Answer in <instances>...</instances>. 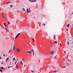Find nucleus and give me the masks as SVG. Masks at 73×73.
Masks as SVG:
<instances>
[{
  "label": "nucleus",
  "mask_w": 73,
  "mask_h": 73,
  "mask_svg": "<svg viewBox=\"0 0 73 73\" xmlns=\"http://www.w3.org/2000/svg\"><path fill=\"white\" fill-rule=\"evenodd\" d=\"M71 36H72V37H73V36H72V35H71Z\"/></svg>",
  "instance_id": "obj_54"
},
{
  "label": "nucleus",
  "mask_w": 73,
  "mask_h": 73,
  "mask_svg": "<svg viewBox=\"0 0 73 73\" xmlns=\"http://www.w3.org/2000/svg\"><path fill=\"white\" fill-rule=\"evenodd\" d=\"M15 46H14L13 48V50H15Z\"/></svg>",
  "instance_id": "obj_12"
},
{
  "label": "nucleus",
  "mask_w": 73,
  "mask_h": 73,
  "mask_svg": "<svg viewBox=\"0 0 73 73\" xmlns=\"http://www.w3.org/2000/svg\"><path fill=\"white\" fill-rule=\"evenodd\" d=\"M33 55H35V52H33Z\"/></svg>",
  "instance_id": "obj_20"
},
{
  "label": "nucleus",
  "mask_w": 73,
  "mask_h": 73,
  "mask_svg": "<svg viewBox=\"0 0 73 73\" xmlns=\"http://www.w3.org/2000/svg\"><path fill=\"white\" fill-rule=\"evenodd\" d=\"M19 35H20V33H19L17 35L19 36Z\"/></svg>",
  "instance_id": "obj_33"
},
{
  "label": "nucleus",
  "mask_w": 73,
  "mask_h": 73,
  "mask_svg": "<svg viewBox=\"0 0 73 73\" xmlns=\"http://www.w3.org/2000/svg\"><path fill=\"white\" fill-rule=\"evenodd\" d=\"M11 51H12V49H11V50H9V53H10V52H11Z\"/></svg>",
  "instance_id": "obj_19"
},
{
  "label": "nucleus",
  "mask_w": 73,
  "mask_h": 73,
  "mask_svg": "<svg viewBox=\"0 0 73 73\" xmlns=\"http://www.w3.org/2000/svg\"><path fill=\"white\" fill-rule=\"evenodd\" d=\"M68 55H67V56L66 57V59H68Z\"/></svg>",
  "instance_id": "obj_22"
},
{
  "label": "nucleus",
  "mask_w": 73,
  "mask_h": 73,
  "mask_svg": "<svg viewBox=\"0 0 73 73\" xmlns=\"http://www.w3.org/2000/svg\"><path fill=\"white\" fill-rule=\"evenodd\" d=\"M32 53V51H30V53Z\"/></svg>",
  "instance_id": "obj_37"
},
{
  "label": "nucleus",
  "mask_w": 73,
  "mask_h": 73,
  "mask_svg": "<svg viewBox=\"0 0 73 73\" xmlns=\"http://www.w3.org/2000/svg\"><path fill=\"white\" fill-rule=\"evenodd\" d=\"M6 38V39H8V38Z\"/></svg>",
  "instance_id": "obj_43"
},
{
  "label": "nucleus",
  "mask_w": 73,
  "mask_h": 73,
  "mask_svg": "<svg viewBox=\"0 0 73 73\" xmlns=\"http://www.w3.org/2000/svg\"><path fill=\"white\" fill-rule=\"evenodd\" d=\"M16 50L18 52H20L21 51V50H20V49L19 48H17L16 49Z\"/></svg>",
  "instance_id": "obj_3"
},
{
  "label": "nucleus",
  "mask_w": 73,
  "mask_h": 73,
  "mask_svg": "<svg viewBox=\"0 0 73 73\" xmlns=\"http://www.w3.org/2000/svg\"><path fill=\"white\" fill-rule=\"evenodd\" d=\"M9 3H11V2H8L6 3V4H8Z\"/></svg>",
  "instance_id": "obj_13"
},
{
  "label": "nucleus",
  "mask_w": 73,
  "mask_h": 73,
  "mask_svg": "<svg viewBox=\"0 0 73 73\" xmlns=\"http://www.w3.org/2000/svg\"><path fill=\"white\" fill-rule=\"evenodd\" d=\"M25 66H26L25 65H24V67H25Z\"/></svg>",
  "instance_id": "obj_52"
},
{
  "label": "nucleus",
  "mask_w": 73,
  "mask_h": 73,
  "mask_svg": "<svg viewBox=\"0 0 73 73\" xmlns=\"http://www.w3.org/2000/svg\"><path fill=\"white\" fill-rule=\"evenodd\" d=\"M23 61H24V58H23Z\"/></svg>",
  "instance_id": "obj_45"
},
{
  "label": "nucleus",
  "mask_w": 73,
  "mask_h": 73,
  "mask_svg": "<svg viewBox=\"0 0 73 73\" xmlns=\"http://www.w3.org/2000/svg\"><path fill=\"white\" fill-rule=\"evenodd\" d=\"M0 26H1V25L0 24Z\"/></svg>",
  "instance_id": "obj_60"
},
{
  "label": "nucleus",
  "mask_w": 73,
  "mask_h": 73,
  "mask_svg": "<svg viewBox=\"0 0 73 73\" xmlns=\"http://www.w3.org/2000/svg\"><path fill=\"white\" fill-rule=\"evenodd\" d=\"M15 62H17V60Z\"/></svg>",
  "instance_id": "obj_56"
},
{
  "label": "nucleus",
  "mask_w": 73,
  "mask_h": 73,
  "mask_svg": "<svg viewBox=\"0 0 73 73\" xmlns=\"http://www.w3.org/2000/svg\"><path fill=\"white\" fill-rule=\"evenodd\" d=\"M8 24H9V25L10 24V23H9V21H8Z\"/></svg>",
  "instance_id": "obj_32"
},
{
  "label": "nucleus",
  "mask_w": 73,
  "mask_h": 73,
  "mask_svg": "<svg viewBox=\"0 0 73 73\" xmlns=\"http://www.w3.org/2000/svg\"><path fill=\"white\" fill-rule=\"evenodd\" d=\"M0 72H2V70H1V69L0 70Z\"/></svg>",
  "instance_id": "obj_34"
},
{
  "label": "nucleus",
  "mask_w": 73,
  "mask_h": 73,
  "mask_svg": "<svg viewBox=\"0 0 73 73\" xmlns=\"http://www.w3.org/2000/svg\"><path fill=\"white\" fill-rule=\"evenodd\" d=\"M30 12H31V9L30 8L28 9H27V13H30Z\"/></svg>",
  "instance_id": "obj_1"
},
{
  "label": "nucleus",
  "mask_w": 73,
  "mask_h": 73,
  "mask_svg": "<svg viewBox=\"0 0 73 73\" xmlns=\"http://www.w3.org/2000/svg\"><path fill=\"white\" fill-rule=\"evenodd\" d=\"M3 56H5V55L4 54H3Z\"/></svg>",
  "instance_id": "obj_39"
},
{
  "label": "nucleus",
  "mask_w": 73,
  "mask_h": 73,
  "mask_svg": "<svg viewBox=\"0 0 73 73\" xmlns=\"http://www.w3.org/2000/svg\"><path fill=\"white\" fill-rule=\"evenodd\" d=\"M73 13H72V14H73Z\"/></svg>",
  "instance_id": "obj_62"
},
{
  "label": "nucleus",
  "mask_w": 73,
  "mask_h": 73,
  "mask_svg": "<svg viewBox=\"0 0 73 73\" xmlns=\"http://www.w3.org/2000/svg\"><path fill=\"white\" fill-rule=\"evenodd\" d=\"M26 66H27V65H26Z\"/></svg>",
  "instance_id": "obj_63"
},
{
  "label": "nucleus",
  "mask_w": 73,
  "mask_h": 73,
  "mask_svg": "<svg viewBox=\"0 0 73 73\" xmlns=\"http://www.w3.org/2000/svg\"><path fill=\"white\" fill-rule=\"evenodd\" d=\"M72 28H73V24L72 25Z\"/></svg>",
  "instance_id": "obj_47"
},
{
  "label": "nucleus",
  "mask_w": 73,
  "mask_h": 73,
  "mask_svg": "<svg viewBox=\"0 0 73 73\" xmlns=\"http://www.w3.org/2000/svg\"><path fill=\"white\" fill-rule=\"evenodd\" d=\"M31 51L32 52H34V51H33V49H32Z\"/></svg>",
  "instance_id": "obj_31"
},
{
  "label": "nucleus",
  "mask_w": 73,
  "mask_h": 73,
  "mask_svg": "<svg viewBox=\"0 0 73 73\" xmlns=\"http://www.w3.org/2000/svg\"><path fill=\"white\" fill-rule=\"evenodd\" d=\"M15 40H16V39H15L14 40V41L15 42Z\"/></svg>",
  "instance_id": "obj_48"
},
{
  "label": "nucleus",
  "mask_w": 73,
  "mask_h": 73,
  "mask_svg": "<svg viewBox=\"0 0 73 73\" xmlns=\"http://www.w3.org/2000/svg\"><path fill=\"white\" fill-rule=\"evenodd\" d=\"M65 68V66H63V67H62V68Z\"/></svg>",
  "instance_id": "obj_29"
},
{
  "label": "nucleus",
  "mask_w": 73,
  "mask_h": 73,
  "mask_svg": "<svg viewBox=\"0 0 73 73\" xmlns=\"http://www.w3.org/2000/svg\"><path fill=\"white\" fill-rule=\"evenodd\" d=\"M13 62H15V60H16V59H15V58H14L13 59Z\"/></svg>",
  "instance_id": "obj_9"
},
{
  "label": "nucleus",
  "mask_w": 73,
  "mask_h": 73,
  "mask_svg": "<svg viewBox=\"0 0 73 73\" xmlns=\"http://www.w3.org/2000/svg\"><path fill=\"white\" fill-rule=\"evenodd\" d=\"M27 53H30V51H27Z\"/></svg>",
  "instance_id": "obj_27"
},
{
  "label": "nucleus",
  "mask_w": 73,
  "mask_h": 73,
  "mask_svg": "<svg viewBox=\"0 0 73 73\" xmlns=\"http://www.w3.org/2000/svg\"><path fill=\"white\" fill-rule=\"evenodd\" d=\"M70 62H71V60H70Z\"/></svg>",
  "instance_id": "obj_51"
},
{
  "label": "nucleus",
  "mask_w": 73,
  "mask_h": 73,
  "mask_svg": "<svg viewBox=\"0 0 73 73\" xmlns=\"http://www.w3.org/2000/svg\"><path fill=\"white\" fill-rule=\"evenodd\" d=\"M67 44L68 45H69H69H70V44H69V42L68 41H67Z\"/></svg>",
  "instance_id": "obj_16"
},
{
  "label": "nucleus",
  "mask_w": 73,
  "mask_h": 73,
  "mask_svg": "<svg viewBox=\"0 0 73 73\" xmlns=\"http://www.w3.org/2000/svg\"><path fill=\"white\" fill-rule=\"evenodd\" d=\"M68 29H67L66 31H68Z\"/></svg>",
  "instance_id": "obj_44"
},
{
  "label": "nucleus",
  "mask_w": 73,
  "mask_h": 73,
  "mask_svg": "<svg viewBox=\"0 0 73 73\" xmlns=\"http://www.w3.org/2000/svg\"><path fill=\"white\" fill-rule=\"evenodd\" d=\"M41 55H43V54H41Z\"/></svg>",
  "instance_id": "obj_57"
},
{
  "label": "nucleus",
  "mask_w": 73,
  "mask_h": 73,
  "mask_svg": "<svg viewBox=\"0 0 73 73\" xmlns=\"http://www.w3.org/2000/svg\"><path fill=\"white\" fill-rule=\"evenodd\" d=\"M53 38H54V40H55L56 39V35H55V34L54 35Z\"/></svg>",
  "instance_id": "obj_5"
},
{
  "label": "nucleus",
  "mask_w": 73,
  "mask_h": 73,
  "mask_svg": "<svg viewBox=\"0 0 73 73\" xmlns=\"http://www.w3.org/2000/svg\"><path fill=\"white\" fill-rule=\"evenodd\" d=\"M8 32V31H7L5 32V33H7V32Z\"/></svg>",
  "instance_id": "obj_50"
},
{
  "label": "nucleus",
  "mask_w": 73,
  "mask_h": 73,
  "mask_svg": "<svg viewBox=\"0 0 73 73\" xmlns=\"http://www.w3.org/2000/svg\"><path fill=\"white\" fill-rule=\"evenodd\" d=\"M15 65H16V62H15Z\"/></svg>",
  "instance_id": "obj_40"
},
{
  "label": "nucleus",
  "mask_w": 73,
  "mask_h": 73,
  "mask_svg": "<svg viewBox=\"0 0 73 73\" xmlns=\"http://www.w3.org/2000/svg\"><path fill=\"white\" fill-rule=\"evenodd\" d=\"M4 64V63H3V62H2L1 63V64Z\"/></svg>",
  "instance_id": "obj_38"
},
{
  "label": "nucleus",
  "mask_w": 73,
  "mask_h": 73,
  "mask_svg": "<svg viewBox=\"0 0 73 73\" xmlns=\"http://www.w3.org/2000/svg\"><path fill=\"white\" fill-rule=\"evenodd\" d=\"M57 72V70H54L53 71V72H54V73H56Z\"/></svg>",
  "instance_id": "obj_15"
},
{
  "label": "nucleus",
  "mask_w": 73,
  "mask_h": 73,
  "mask_svg": "<svg viewBox=\"0 0 73 73\" xmlns=\"http://www.w3.org/2000/svg\"><path fill=\"white\" fill-rule=\"evenodd\" d=\"M20 64L21 65H23V62H22V61H20Z\"/></svg>",
  "instance_id": "obj_10"
},
{
  "label": "nucleus",
  "mask_w": 73,
  "mask_h": 73,
  "mask_svg": "<svg viewBox=\"0 0 73 73\" xmlns=\"http://www.w3.org/2000/svg\"><path fill=\"white\" fill-rule=\"evenodd\" d=\"M8 68H9V66L8 67Z\"/></svg>",
  "instance_id": "obj_53"
},
{
  "label": "nucleus",
  "mask_w": 73,
  "mask_h": 73,
  "mask_svg": "<svg viewBox=\"0 0 73 73\" xmlns=\"http://www.w3.org/2000/svg\"><path fill=\"white\" fill-rule=\"evenodd\" d=\"M19 68V67H18L17 66V64L16 65V66L15 67V68H16V69H17V68Z\"/></svg>",
  "instance_id": "obj_8"
},
{
  "label": "nucleus",
  "mask_w": 73,
  "mask_h": 73,
  "mask_svg": "<svg viewBox=\"0 0 73 73\" xmlns=\"http://www.w3.org/2000/svg\"><path fill=\"white\" fill-rule=\"evenodd\" d=\"M64 53H66V51H64Z\"/></svg>",
  "instance_id": "obj_42"
},
{
  "label": "nucleus",
  "mask_w": 73,
  "mask_h": 73,
  "mask_svg": "<svg viewBox=\"0 0 73 73\" xmlns=\"http://www.w3.org/2000/svg\"><path fill=\"white\" fill-rule=\"evenodd\" d=\"M8 60H9V57H8L7 58L6 60V63H7L8 62Z\"/></svg>",
  "instance_id": "obj_6"
},
{
  "label": "nucleus",
  "mask_w": 73,
  "mask_h": 73,
  "mask_svg": "<svg viewBox=\"0 0 73 73\" xmlns=\"http://www.w3.org/2000/svg\"><path fill=\"white\" fill-rule=\"evenodd\" d=\"M18 36H19V35H17L16 36V37H18Z\"/></svg>",
  "instance_id": "obj_35"
},
{
  "label": "nucleus",
  "mask_w": 73,
  "mask_h": 73,
  "mask_svg": "<svg viewBox=\"0 0 73 73\" xmlns=\"http://www.w3.org/2000/svg\"><path fill=\"white\" fill-rule=\"evenodd\" d=\"M3 24H4V26H5V27H6V23H3Z\"/></svg>",
  "instance_id": "obj_14"
},
{
  "label": "nucleus",
  "mask_w": 73,
  "mask_h": 73,
  "mask_svg": "<svg viewBox=\"0 0 73 73\" xmlns=\"http://www.w3.org/2000/svg\"><path fill=\"white\" fill-rule=\"evenodd\" d=\"M17 61L18 60V59H17Z\"/></svg>",
  "instance_id": "obj_59"
},
{
  "label": "nucleus",
  "mask_w": 73,
  "mask_h": 73,
  "mask_svg": "<svg viewBox=\"0 0 73 73\" xmlns=\"http://www.w3.org/2000/svg\"><path fill=\"white\" fill-rule=\"evenodd\" d=\"M0 59H1V56H0Z\"/></svg>",
  "instance_id": "obj_49"
},
{
  "label": "nucleus",
  "mask_w": 73,
  "mask_h": 73,
  "mask_svg": "<svg viewBox=\"0 0 73 73\" xmlns=\"http://www.w3.org/2000/svg\"><path fill=\"white\" fill-rule=\"evenodd\" d=\"M60 45L61 46H62V44H61V43H60Z\"/></svg>",
  "instance_id": "obj_41"
},
{
  "label": "nucleus",
  "mask_w": 73,
  "mask_h": 73,
  "mask_svg": "<svg viewBox=\"0 0 73 73\" xmlns=\"http://www.w3.org/2000/svg\"><path fill=\"white\" fill-rule=\"evenodd\" d=\"M68 54H69V53H68Z\"/></svg>",
  "instance_id": "obj_61"
},
{
  "label": "nucleus",
  "mask_w": 73,
  "mask_h": 73,
  "mask_svg": "<svg viewBox=\"0 0 73 73\" xmlns=\"http://www.w3.org/2000/svg\"><path fill=\"white\" fill-rule=\"evenodd\" d=\"M17 38V36H16L15 38V39H16V38Z\"/></svg>",
  "instance_id": "obj_36"
},
{
  "label": "nucleus",
  "mask_w": 73,
  "mask_h": 73,
  "mask_svg": "<svg viewBox=\"0 0 73 73\" xmlns=\"http://www.w3.org/2000/svg\"><path fill=\"white\" fill-rule=\"evenodd\" d=\"M10 7H11V8H12V7H13V6L12 5H10Z\"/></svg>",
  "instance_id": "obj_30"
},
{
  "label": "nucleus",
  "mask_w": 73,
  "mask_h": 73,
  "mask_svg": "<svg viewBox=\"0 0 73 73\" xmlns=\"http://www.w3.org/2000/svg\"><path fill=\"white\" fill-rule=\"evenodd\" d=\"M54 53H55V51L54 50L52 51L50 53V54L51 55H52V54H54Z\"/></svg>",
  "instance_id": "obj_2"
},
{
  "label": "nucleus",
  "mask_w": 73,
  "mask_h": 73,
  "mask_svg": "<svg viewBox=\"0 0 73 73\" xmlns=\"http://www.w3.org/2000/svg\"><path fill=\"white\" fill-rule=\"evenodd\" d=\"M69 26H70L69 24H68L67 25V27H69Z\"/></svg>",
  "instance_id": "obj_25"
},
{
  "label": "nucleus",
  "mask_w": 73,
  "mask_h": 73,
  "mask_svg": "<svg viewBox=\"0 0 73 73\" xmlns=\"http://www.w3.org/2000/svg\"><path fill=\"white\" fill-rule=\"evenodd\" d=\"M31 72H32V73H34V72H35V71H33L32 70H31Z\"/></svg>",
  "instance_id": "obj_21"
},
{
  "label": "nucleus",
  "mask_w": 73,
  "mask_h": 73,
  "mask_svg": "<svg viewBox=\"0 0 73 73\" xmlns=\"http://www.w3.org/2000/svg\"><path fill=\"white\" fill-rule=\"evenodd\" d=\"M9 68H12V66H9Z\"/></svg>",
  "instance_id": "obj_46"
},
{
  "label": "nucleus",
  "mask_w": 73,
  "mask_h": 73,
  "mask_svg": "<svg viewBox=\"0 0 73 73\" xmlns=\"http://www.w3.org/2000/svg\"><path fill=\"white\" fill-rule=\"evenodd\" d=\"M5 30H6V31H8V32H9V30H8V29H5Z\"/></svg>",
  "instance_id": "obj_17"
},
{
  "label": "nucleus",
  "mask_w": 73,
  "mask_h": 73,
  "mask_svg": "<svg viewBox=\"0 0 73 73\" xmlns=\"http://www.w3.org/2000/svg\"><path fill=\"white\" fill-rule=\"evenodd\" d=\"M69 63H67V65L68 66H69Z\"/></svg>",
  "instance_id": "obj_23"
},
{
  "label": "nucleus",
  "mask_w": 73,
  "mask_h": 73,
  "mask_svg": "<svg viewBox=\"0 0 73 73\" xmlns=\"http://www.w3.org/2000/svg\"><path fill=\"white\" fill-rule=\"evenodd\" d=\"M24 38H25V37H24Z\"/></svg>",
  "instance_id": "obj_55"
},
{
  "label": "nucleus",
  "mask_w": 73,
  "mask_h": 73,
  "mask_svg": "<svg viewBox=\"0 0 73 73\" xmlns=\"http://www.w3.org/2000/svg\"><path fill=\"white\" fill-rule=\"evenodd\" d=\"M3 15H4V13H3L2 15V17L3 19H5V18L4 17V16H3Z\"/></svg>",
  "instance_id": "obj_7"
},
{
  "label": "nucleus",
  "mask_w": 73,
  "mask_h": 73,
  "mask_svg": "<svg viewBox=\"0 0 73 73\" xmlns=\"http://www.w3.org/2000/svg\"><path fill=\"white\" fill-rule=\"evenodd\" d=\"M31 2H35V1H36L37 0H29Z\"/></svg>",
  "instance_id": "obj_4"
},
{
  "label": "nucleus",
  "mask_w": 73,
  "mask_h": 73,
  "mask_svg": "<svg viewBox=\"0 0 73 73\" xmlns=\"http://www.w3.org/2000/svg\"><path fill=\"white\" fill-rule=\"evenodd\" d=\"M33 42H35V40H34V38H33Z\"/></svg>",
  "instance_id": "obj_26"
},
{
  "label": "nucleus",
  "mask_w": 73,
  "mask_h": 73,
  "mask_svg": "<svg viewBox=\"0 0 73 73\" xmlns=\"http://www.w3.org/2000/svg\"><path fill=\"white\" fill-rule=\"evenodd\" d=\"M52 46H51L50 47L51 48H52Z\"/></svg>",
  "instance_id": "obj_58"
},
{
  "label": "nucleus",
  "mask_w": 73,
  "mask_h": 73,
  "mask_svg": "<svg viewBox=\"0 0 73 73\" xmlns=\"http://www.w3.org/2000/svg\"><path fill=\"white\" fill-rule=\"evenodd\" d=\"M42 26L43 27V26H44V27H45V24L44 23H42Z\"/></svg>",
  "instance_id": "obj_11"
},
{
  "label": "nucleus",
  "mask_w": 73,
  "mask_h": 73,
  "mask_svg": "<svg viewBox=\"0 0 73 73\" xmlns=\"http://www.w3.org/2000/svg\"><path fill=\"white\" fill-rule=\"evenodd\" d=\"M23 11H25V9L23 8Z\"/></svg>",
  "instance_id": "obj_18"
},
{
  "label": "nucleus",
  "mask_w": 73,
  "mask_h": 73,
  "mask_svg": "<svg viewBox=\"0 0 73 73\" xmlns=\"http://www.w3.org/2000/svg\"><path fill=\"white\" fill-rule=\"evenodd\" d=\"M1 68V69H2L3 70L4 69L3 68V67H2Z\"/></svg>",
  "instance_id": "obj_28"
},
{
  "label": "nucleus",
  "mask_w": 73,
  "mask_h": 73,
  "mask_svg": "<svg viewBox=\"0 0 73 73\" xmlns=\"http://www.w3.org/2000/svg\"><path fill=\"white\" fill-rule=\"evenodd\" d=\"M54 42L55 44H57V42L55 41Z\"/></svg>",
  "instance_id": "obj_24"
}]
</instances>
